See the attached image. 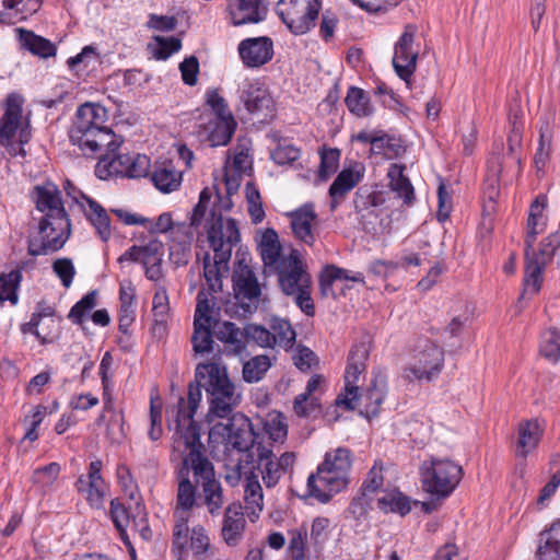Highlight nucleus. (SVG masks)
I'll list each match as a JSON object with an SVG mask.
<instances>
[{
  "mask_svg": "<svg viewBox=\"0 0 560 560\" xmlns=\"http://www.w3.org/2000/svg\"><path fill=\"white\" fill-rule=\"evenodd\" d=\"M213 334L218 340L224 343V352L228 355L242 357L246 353L244 328H238L232 322H223L222 324L214 322Z\"/></svg>",
  "mask_w": 560,
  "mask_h": 560,
  "instance_id": "obj_28",
  "label": "nucleus"
},
{
  "mask_svg": "<svg viewBox=\"0 0 560 560\" xmlns=\"http://www.w3.org/2000/svg\"><path fill=\"white\" fill-rule=\"evenodd\" d=\"M340 151L336 148L324 149L320 151V164L318 176L320 179L326 180L334 174L339 164Z\"/></svg>",
  "mask_w": 560,
  "mask_h": 560,
  "instance_id": "obj_56",
  "label": "nucleus"
},
{
  "mask_svg": "<svg viewBox=\"0 0 560 560\" xmlns=\"http://www.w3.org/2000/svg\"><path fill=\"white\" fill-rule=\"evenodd\" d=\"M82 198L88 205V208L84 209L86 219L95 228L100 238L104 242L108 241L112 235V231L110 219L106 210L91 197L82 195Z\"/></svg>",
  "mask_w": 560,
  "mask_h": 560,
  "instance_id": "obj_37",
  "label": "nucleus"
},
{
  "mask_svg": "<svg viewBox=\"0 0 560 560\" xmlns=\"http://www.w3.org/2000/svg\"><path fill=\"white\" fill-rule=\"evenodd\" d=\"M544 429L537 419L523 420L517 425V443L515 454L526 458L539 444Z\"/></svg>",
  "mask_w": 560,
  "mask_h": 560,
  "instance_id": "obj_30",
  "label": "nucleus"
},
{
  "mask_svg": "<svg viewBox=\"0 0 560 560\" xmlns=\"http://www.w3.org/2000/svg\"><path fill=\"white\" fill-rule=\"evenodd\" d=\"M422 490L436 500L448 498L460 483L463 467L450 458L431 456L419 466Z\"/></svg>",
  "mask_w": 560,
  "mask_h": 560,
  "instance_id": "obj_5",
  "label": "nucleus"
},
{
  "mask_svg": "<svg viewBox=\"0 0 560 560\" xmlns=\"http://www.w3.org/2000/svg\"><path fill=\"white\" fill-rule=\"evenodd\" d=\"M231 257L224 254H214L213 257L209 253H205L202 257V276L206 281L205 292L209 298L215 300L214 294L222 292L223 278L229 273Z\"/></svg>",
  "mask_w": 560,
  "mask_h": 560,
  "instance_id": "obj_21",
  "label": "nucleus"
},
{
  "mask_svg": "<svg viewBox=\"0 0 560 560\" xmlns=\"http://www.w3.org/2000/svg\"><path fill=\"white\" fill-rule=\"evenodd\" d=\"M22 280V273L19 269L11 270L9 273L0 275V303L9 301L15 305L19 301L18 288Z\"/></svg>",
  "mask_w": 560,
  "mask_h": 560,
  "instance_id": "obj_47",
  "label": "nucleus"
},
{
  "mask_svg": "<svg viewBox=\"0 0 560 560\" xmlns=\"http://www.w3.org/2000/svg\"><path fill=\"white\" fill-rule=\"evenodd\" d=\"M250 149L252 145L249 139H237V143L233 149V167L237 175H242L246 170L250 168Z\"/></svg>",
  "mask_w": 560,
  "mask_h": 560,
  "instance_id": "obj_50",
  "label": "nucleus"
},
{
  "mask_svg": "<svg viewBox=\"0 0 560 560\" xmlns=\"http://www.w3.org/2000/svg\"><path fill=\"white\" fill-rule=\"evenodd\" d=\"M103 463L101 459L92 460L88 475L80 476L75 482L78 492L82 493L88 503L95 509H101L104 503L106 483L102 477Z\"/></svg>",
  "mask_w": 560,
  "mask_h": 560,
  "instance_id": "obj_19",
  "label": "nucleus"
},
{
  "mask_svg": "<svg viewBox=\"0 0 560 560\" xmlns=\"http://www.w3.org/2000/svg\"><path fill=\"white\" fill-rule=\"evenodd\" d=\"M19 39L21 46L27 50H30L33 55L48 58L55 56L56 46L48 39L36 35L32 31H27L24 28H18Z\"/></svg>",
  "mask_w": 560,
  "mask_h": 560,
  "instance_id": "obj_39",
  "label": "nucleus"
},
{
  "mask_svg": "<svg viewBox=\"0 0 560 560\" xmlns=\"http://www.w3.org/2000/svg\"><path fill=\"white\" fill-rule=\"evenodd\" d=\"M207 238L214 254L232 256V249L241 241L237 223L234 219H224L221 213L211 211L207 220Z\"/></svg>",
  "mask_w": 560,
  "mask_h": 560,
  "instance_id": "obj_13",
  "label": "nucleus"
},
{
  "mask_svg": "<svg viewBox=\"0 0 560 560\" xmlns=\"http://www.w3.org/2000/svg\"><path fill=\"white\" fill-rule=\"evenodd\" d=\"M388 192L383 190H370L366 187H360L354 195V208L360 214L361 223L364 229L373 224V220L380 217L378 210L384 208L387 202Z\"/></svg>",
  "mask_w": 560,
  "mask_h": 560,
  "instance_id": "obj_25",
  "label": "nucleus"
},
{
  "mask_svg": "<svg viewBox=\"0 0 560 560\" xmlns=\"http://www.w3.org/2000/svg\"><path fill=\"white\" fill-rule=\"evenodd\" d=\"M352 467L350 450L338 447L325 454L315 474L307 478L308 494L322 503H327L332 495L345 490L349 485Z\"/></svg>",
  "mask_w": 560,
  "mask_h": 560,
  "instance_id": "obj_4",
  "label": "nucleus"
},
{
  "mask_svg": "<svg viewBox=\"0 0 560 560\" xmlns=\"http://www.w3.org/2000/svg\"><path fill=\"white\" fill-rule=\"evenodd\" d=\"M151 161L145 154H117L103 158L96 165V175L105 179L109 176L141 178L150 175Z\"/></svg>",
  "mask_w": 560,
  "mask_h": 560,
  "instance_id": "obj_10",
  "label": "nucleus"
},
{
  "mask_svg": "<svg viewBox=\"0 0 560 560\" xmlns=\"http://www.w3.org/2000/svg\"><path fill=\"white\" fill-rule=\"evenodd\" d=\"M228 445L237 450L240 454L250 453L254 447L255 432L253 424L245 415L233 413L225 425Z\"/></svg>",
  "mask_w": 560,
  "mask_h": 560,
  "instance_id": "obj_24",
  "label": "nucleus"
},
{
  "mask_svg": "<svg viewBox=\"0 0 560 560\" xmlns=\"http://www.w3.org/2000/svg\"><path fill=\"white\" fill-rule=\"evenodd\" d=\"M290 540L288 545V553L291 560H305L306 558V538L307 530L300 527L289 532Z\"/></svg>",
  "mask_w": 560,
  "mask_h": 560,
  "instance_id": "obj_52",
  "label": "nucleus"
},
{
  "mask_svg": "<svg viewBox=\"0 0 560 560\" xmlns=\"http://www.w3.org/2000/svg\"><path fill=\"white\" fill-rule=\"evenodd\" d=\"M197 304L194 315V332L191 345L194 354L206 355L213 351V318L214 299L209 298L205 290H200L196 298Z\"/></svg>",
  "mask_w": 560,
  "mask_h": 560,
  "instance_id": "obj_9",
  "label": "nucleus"
},
{
  "mask_svg": "<svg viewBox=\"0 0 560 560\" xmlns=\"http://www.w3.org/2000/svg\"><path fill=\"white\" fill-rule=\"evenodd\" d=\"M558 250H560V235L558 233H551L544 238L537 253L533 247L529 249L530 256L546 266L552 260Z\"/></svg>",
  "mask_w": 560,
  "mask_h": 560,
  "instance_id": "obj_51",
  "label": "nucleus"
},
{
  "mask_svg": "<svg viewBox=\"0 0 560 560\" xmlns=\"http://www.w3.org/2000/svg\"><path fill=\"white\" fill-rule=\"evenodd\" d=\"M294 237L302 244L313 247L316 242L318 215L313 203H305L288 213Z\"/></svg>",
  "mask_w": 560,
  "mask_h": 560,
  "instance_id": "obj_20",
  "label": "nucleus"
},
{
  "mask_svg": "<svg viewBox=\"0 0 560 560\" xmlns=\"http://www.w3.org/2000/svg\"><path fill=\"white\" fill-rule=\"evenodd\" d=\"M206 104L212 109L215 119L230 118L235 119L225 98L219 94L218 90H209L206 94Z\"/></svg>",
  "mask_w": 560,
  "mask_h": 560,
  "instance_id": "obj_58",
  "label": "nucleus"
},
{
  "mask_svg": "<svg viewBox=\"0 0 560 560\" xmlns=\"http://www.w3.org/2000/svg\"><path fill=\"white\" fill-rule=\"evenodd\" d=\"M200 448H203V444L196 434L190 433L189 436H186L174 433L173 452L182 457L176 471L178 480L176 508L183 511H190L196 503L197 485L191 482L190 472H192L194 466L191 462H195V455H200Z\"/></svg>",
  "mask_w": 560,
  "mask_h": 560,
  "instance_id": "obj_6",
  "label": "nucleus"
},
{
  "mask_svg": "<svg viewBox=\"0 0 560 560\" xmlns=\"http://www.w3.org/2000/svg\"><path fill=\"white\" fill-rule=\"evenodd\" d=\"M142 265L151 261H162L164 255L163 243L158 238L150 240L145 245L139 246Z\"/></svg>",
  "mask_w": 560,
  "mask_h": 560,
  "instance_id": "obj_61",
  "label": "nucleus"
},
{
  "mask_svg": "<svg viewBox=\"0 0 560 560\" xmlns=\"http://www.w3.org/2000/svg\"><path fill=\"white\" fill-rule=\"evenodd\" d=\"M253 462V453L240 454L235 464L231 465L226 463L225 468V481L231 486L235 487L240 483L242 477L246 478V472L249 470Z\"/></svg>",
  "mask_w": 560,
  "mask_h": 560,
  "instance_id": "obj_49",
  "label": "nucleus"
},
{
  "mask_svg": "<svg viewBox=\"0 0 560 560\" xmlns=\"http://www.w3.org/2000/svg\"><path fill=\"white\" fill-rule=\"evenodd\" d=\"M545 207L546 201L544 197L536 198L535 201L530 205L529 215L527 220V247L534 246L536 236L540 234L546 226V220L544 218Z\"/></svg>",
  "mask_w": 560,
  "mask_h": 560,
  "instance_id": "obj_41",
  "label": "nucleus"
},
{
  "mask_svg": "<svg viewBox=\"0 0 560 560\" xmlns=\"http://www.w3.org/2000/svg\"><path fill=\"white\" fill-rule=\"evenodd\" d=\"M377 508L384 513H397L400 516L411 511L410 499L398 489L384 492L377 499Z\"/></svg>",
  "mask_w": 560,
  "mask_h": 560,
  "instance_id": "obj_40",
  "label": "nucleus"
},
{
  "mask_svg": "<svg viewBox=\"0 0 560 560\" xmlns=\"http://www.w3.org/2000/svg\"><path fill=\"white\" fill-rule=\"evenodd\" d=\"M202 388L209 402V421L228 418L242 400V394L236 390L224 365L217 362L199 363L195 371V383L188 386L187 402L180 397L172 411L176 433L186 436L191 433L200 439L199 425L194 416L201 401Z\"/></svg>",
  "mask_w": 560,
  "mask_h": 560,
  "instance_id": "obj_1",
  "label": "nucleus"
},
{
  "mask_svg": "<svg viewBox=\"0 0 560 560\" xmlns=\"http://www.w3.org/2000/svg\"><path fill=\"white\" fill-rule=\"evenodd\" d=\"M271 365V360L268 355L259 354L250 358L243 363V381L248 384L261 381Z\"/></svg>",
  "mask_w": 560,
  "mask_h": 560,
  "instance_id": "obj_43",
  "label": "nucleus"
},
{
  "mask_svg": "<svg viewBox=\"0 0 560 560\" xmlns=\"http://www.w3.org/2000/svg\"><path fill=\"white\" fill-rule=\"evenodd\" d=\"M246 345L250 341L255 342L261 348H273L275 338L271 336V330L261 325L247 324L244 327Z\"/></svg>",
  "mask_w": 560,
  "mask_h": 560,
  "instance_id": "obj_53",
  "label": "nucleus"
},
{
  "mask_svg": "<svg viewBox=\"0 0 560 560\" xmlns=\"http://www.w3.org/2000/svg\"><path fill=\"white\" fill-rule=\"evenodd\" d=\"M386 396V382L384 378L375 377L371 386L362 394L357 393L353 399L354 409L361 407V415L368 419L376 417L380 413L381 406Z\"/></svg>",
  "mask_w": 560,
  "mask_h": 560,
  "instance_id": "obj_29",
  "label": "nucleus"
},
{
  "mask_svg": "<svg viewBox=\"0 0 560 560\" xmlns=\"http://www.w3.org/2000/svg\"><path fill=\"white\" fill-rule=\"evenodd\" d=\"M383 464L381 460H375L374 465L369 470L362 486L360 488V492L363 497H369L370 494L378 491L384 485V476H383Z\"/></svg>",
  "mask_w": 560,
  "mask_h": 560,
  "instance_id": "obj_54",
  "label": "nucleus"
},
{
  "mask_svg": "<svg viewBox=\"0 0 560 560\" xmlns=\"http://www.w3.org/2000/svg\"><path fill=\"white\" fill-rule=\"evenodd\" d=\"M238 54L247 68H258L271 60L273 43L267 36L246 38L240 43Z\"/></svg>",
  "mask_w": 560,
  "mask_h": 560,
  "instance_id": "obj_26",
  "label": "nucleus"
},
{
  "mask_svg": "<svg viewBox=\"0 0 560 560\" xmlns=\"http://www.w3.org/2000/svg\"><path fill=\"white\" fill-rule=\"evenodd\" d=\"M443 362V349L425 339L417 347L412 361L405 369V375L409 381H430L441 372Z\"/></svg>",
  "mask_w": 560,
  "mask_h": 560,
  "instance_id": "obj_11",
  "label": "nucleus"
},
{
  "mask_svg": "<svg viewBox=\"0 0 560 560\" xmlns=\"http://www.w3.org/2000/svg\"><path fill=\"white\" fill-rule=\"evenodd\" d=\"M39 0H0V23L13 25L38 11Z\"/></svg>",
  "mask_w": 560,
  "mask_h": 560,
  "instance_id": "obj_32",
  "label": "nucleus"
},
{
  "mask_svg": "<svg viewBox=\"0 0 560 560\" xmlns=\"http://www.w3.org/2000/svg\"><path fill=\"white\" fill-rule=\"evenodd\" d=\"M36 209L44 212L43 218H55V225L62 229L67 225V212L62 203L61 194L57 186L47 184L36 186Z\"/></svg>",
  "mask_w": 560,
  "mask_h": 560,
  "instance_id": "obj_22",
  "label": "nucleus"
},
{
  "mask_svg": "<svg viewBox=\"0 0 560 560\" xmlns=\"http://www.w3.org/2000/svg\"><path fill=\"white\" fill-rule=\"evenodd\" d=\"M60 466L57 463H50L37 468L32 476V481L43 487L50 486L58 478Z\"/></svg>",
  "mask_w": 560,
  "mask_h": 560,
  "instance_id": "obj_62",
  "label": "nucleus"
},
{
  "mask_svg": "<svg viewBox=\"0 0 560 560\" xmlns=\"http://www.w3.org/2000/svg\"><path fill=\"white\" fill-rule=\"evenodd\" d=\"M260 256L264 261L265 270L269 273L277 268L282 260L284 255H281V244L279 236L273 229H267L261 236L259 243Z\"/></svg>",
  "mask_w": 560,
  "mask_h": 560,
  "instance_id": "obj_34",
  "label": "nucleus"
},
{
  "mask_svg": "<svg viewBox=\"0 0 560 560\" xmlns=\"http://www.w3.org/2000/svg\"><path fill=\"white\" fill-rule=\"evenodd\" d=\"M152 312L155 323L164 324L168 317V295L165 288H159L153 296Z\"/></svg>",
  "mask_w": 560,
  "mask_h": 560,
  "instance_id": "obj_59",
  "label": "nucleus"
},
{
  "mask_svg": "<svg viewBox=\"0 0 560 560\" xmlns=\"http://www.w3.org/2000/svg\"><path fill=\"white\" fill-rule=\"evenodd\" d=\"M532 247L525 248L526 257V276H525V290L530 291L533 294L540 290L542 283V272L546 267L544 262L538 261L530 256Z\"/></svg>",
  "mask_w": 560,
  "mask_h": 560,
  "instance_id": "obj_46",
  "label": "nucleus"
},
{
  "mask_svg": "<svg viewBox=\"0 0 560 560\" xmlns=\"http://www.w3.org/2000/svg\"><path fill=\"white\" fill-rule=\"evenodd\" d=\"M522 135L518 128L516 127V116H514V120L512 121V130L508 138V152L506 158L511 159L513 163L516 165L517 173L522 171Z\"/></svg>",
  "mask_w": 560,
  "mask_h": 560,
  "instance_id": "obj_55",
  "label": "nucleus"
},
{
  "mask_svg": "<svg viewBox=\"0 0 560 560\" xmlns=\"http://www.w3.org/2000/svg\"><path fill=\"white\" fill-rule=\"evenodd\" d=\"M107 110L105 107L84 103L77 109L69 130V139L78 145L85 156L113 158L122 143L112 129L105 126Z\"/></svg>",
  "mask_w": 560,
  "mask_h": 560,
  "instance_id": "obj_3",
  "label": "nucleus"
},
{
  "mask_svg": "<svg viewBox=\"0 0 560 560\" xmlns=\"http://www.w3.org/2000/svg\"><path fill=\"white\" fill-rule=\"evenodd\" d=\"M404 165L392 164L387 174L388 186L390 191L396 192L397 197L404 200V205L412 206L416 200L415 189L409 178L404 175Z\"/></svg>",
  "mask_w": 560,
  "mask_h": 560,
  "instance_id": "obj_36",
  "label": "nucleus"
},
{
  "mask_svg": "<svg viewBox=\"0 0 560 560\" xmlns=\"http://www.w3.org/2000/svg\"><path fill=\"white\" fill-rule=\"evenodd\" d=\"M271 273L277 276L278 285L285 295H293L296 291L312 285L307 267L300 252L294 248Z\"/></svg>",
  "mask_w": 560,
  "mask_h": 560,
  "instance_id": "obj_12",
  "label": "nucleus"
},
{
  "mask_svg": "<svg viewBox=\"0 0 560 560\" xmlns=\"http://www.w3.org/2000/svg\"><path fill=\"white\" fill-rule=\"evenodd\" d=\"M271 336L275 338V347L289 351L293 348L296 332L291 323L283 318H273L270 325Z\"/></svg>",
  "mask_w": 560,
  "mask_h": 560,
  "instance_id": "obj_44",
  "label": "nucleus"
},
{
  "mask_svg": "<svg viewBox=\"0 0 560 560\" xmlns=\"http://www.w3.org/2000/svg\"><path fill=\"white\" fill-rule=\"evenodd\" d=\"M369 358V349L365 343L354 345L348 355V364L345 373V394L336 399L338 406L346 410H354L353 399L357 398L359 387L357 383L361 373L365 370V362Z\"/></svg>",
  "mask_w": 560,
  "mask_h": 560,
  "instance_id": "obj_17",
  "label": "nucleus"
},
{
  "mask_svg": "<svg viewBox=\"0 0 560 560\" xmlns=\"http://www.w3.org/2000/svg\"><path fill=\"white\" fill-rule=\"evenodd\" d=\"M276 11L293 35H304L316 25L320 2L318 0H279Z\"/></svg>",
  "mask_w": 560,
  "mask_h": 560,
  "instance_id": "obj_8",
  "label": "nucleus"
},
{
  "mask_svg": "<svg viewBox=\"0 0 560 560\" xmlns=\"http://www.w3.org/2000/svg\"><path fill=\"white\" fill-rule=\"evenodd\" d=\"M182 80L185 84L194 86L198 82L199 60L196 56H189L179 63Z\"/></svg>",
  "mask_w": 560,
  "mask_h": 560,
  "instance_id": "obj_60",
  "label": "nucleus"
},
{
  "mask_svg": "<svg viewBox=\"0 0 560 560\" xmlns=\"http://www.w3.org/2000/svg\"><path fill=\"white\" fill-rule=\"evenodd\" d=\"M151 179L156 189L167 194L179 188L183 180V172L176 168L173 160L156 162L151 173Z\"/></svg>",
  "mask_w": 560,
  "mask_h": 560,
  "instance_id": "obj_31",
  "label": "nucleus"
},
{
  "mask_svg": "<svg viewBox=\"0 0 560 560\" xmlns=\"http://www.w3.org/2000/svg\"><path fill=\"white\" fill-rule=\"evenodd\" d=\"M400 262L376 259L369 265V272L374 277L387 280L399 269Z\"/></svg>",
  "mask_w": 560,
  "mask_h": 560,
  "instance_id": "obj_64",
  "label": "nucleus"
},
{
  "mask_svg": "<svg viewBox=\"0 0 560 560\" xmlns=\"http://www.w3.org/2000/svg\"><path fill=\"white\" fill-rule=\"evenodd\" d=\"M269 0H229L228 9L233 25L258 23L264 20Z\"/></svg>",
  "mask_w": 560,
  "mask_h": 560,
  "instance_id": "obj_27",
  "label": "nucleus"
},
{
  "mask_svg": "<svg viewBox=\"0 0 560 560\" xmlns=\"http://www.w3.org/2000/svg\"><path fill=\"white\" fill-rule=\"evenodd\" d=\"M538 560H560V520L539 534Z\"/></svg>",
  "mask_w": 560,
  "mask_h": 560,
  "instance_id": "obj_35",
  "label": "nucleus"
},
{
  "mask_svg": "<svg viewBox=\"0 0 560 560\" xmlns=\"http://www.w3.org/2000/svg\"><path fill=\"white\" fill-rule=\"evenodd\" d=\"M96 291L86 293L70 310L68 317L73 324H82L83 317L96 305Z\"/></svg>",
  "mask_w": 560,
  "mask_h": 560,
  "instance_id": "obj_57",
  "label": "nucleus"
},
{
  "mask_svg": "<svg viewBox=\"0 0 560 560\" xmlns=\"http://www.w3.org/2000/svg\"><path fill=\"white\" fill-rule=\"evenodd\" d=\"M52 270L61 280L65 288H69L73 281L75 269L72 260L69 258L56 259L52 264Z\"/></svg>",
  "mask_w": 560,
  "mask_h": 560,
  "instance_id": "obj_63",
  "label": "nucleus"
},
{
  "mask_svg": "<svg viewBox=\"0 0 560 560\" xmlns=\"http://www.w3.org/2000/svg\"><path fill=\"white\" fill-rule=\"evenodd\" d=\"M240 98L245 109L259 122H266L273 118L275 102L261 81L254 80L244 83Z\"/></svg>",
  "mask_w": 560,
  "mask_h": 560,
  "instance_id": "obj_16",
  "label": "nucleus"
},
{
  "mask_svg": "<svg viewBox=\"0 0 560 560\" xmlns=\"http://www.w3.org/2000/svg\"><path fill=\"white\" fill-rule=\"evenodd\" d=\"M539 353L551 363L560 360V329L550 327L540 335Z\"/></svg>",
  "mask_w": 560,
  "mask_h": 560,
  "instance_id": "obj_45",
  "label": "nucleus"
},
{
  "mask_svg": "<svg viewBox=\"0 0 560 560\" xmlns=\"http://www.w3.org/2000/svg\"><path fill=\"white\" fill-rule=\"evenodd\" d=\"M296 455L294 452H284L277 456L275 452L261 443L255 446L253 462L246 472V486H244L245 508L252 521L258 517L264 509L262 488L259 477L266 488H275L285 475H292Z\"/></svg>",
  "mask_w": 560,
  "mask_h": 560,
  "instance_id": "obj_2",
  "label": "nucleus"
},
{
  "mask_svg": "<svg viewBox=\"0 0 560 560\" xmlns=\"http://www.w3.org/2000/svg\"><path fill=\"white\" fill-rule=\"evenodd\" d=\"M55 218H42L38 225V237L28 240L27 253L31 256H40L55 253L62 248L70 235V220L67 215V225L58 229Z\"/></svg>",
  "mask_w": 560,
  "mask_h": 560,
  "instance_id": "obj_15",
  "label": "nucleus"
},
{
  "mask_svg": "<svg viewBox=\"0 0 560 560\" xmlns=\"http://www.w3.org/2000/svg\"><path fill=\"white\" fill-rule=\"evenodd\" d=\"M208 139L212 147L226 145L235 133L237 122L235 119L220 118L210 121Z\"/></svg>",
  "mask_w": 560,
  "mask_h": 560,
  "instance_id": "obj_42",
  "label": "nucleus"
},
{
  "mask_svg": "<svg viewBox=\"0 0 560 560\" xmlns=\"http://www.w3.org/2000/svg\"><path fill=\"white\" fill-rule=\"evenodd\" d=\"M191 463L195 483L200 487L203 504L211 516L220 515L225 500L213 464L203 454V448H200V455H195V462Z\"/></svg>",
  "mask_w": 560,
  "mask_h": 560,
  "instance_id": "obj_7",
  "label": "nucleus"
},
{
  "mask_svg": "<svg viewBox=\"0 0 560 560\" xmlns=\"http://www.w3.org/2000/svg\"><path fill=\"white\" fill-rule=\"evenodd\" d=\"M345 103L348 109L358 117H365L372 114V108L369 105V96L364 90L351 86L348 90Z\"/></svg>",
  "mask_w": 560,
  "mask_h": 560,
  "instance_id": "obj_48",
  "label": "nucleus"
},
{
  "mask_svg": "<svg viewBox=\"0 0 560 560\" xmlns=\"http://www.w3.org/2000/svg\"><path fill=\"white\" fill-rule=\"evenodd\" d=\"M417 26L407 24L395 44L393 67L397 75L410 88V80L417 69L419 46L415 45Z\"/></svg>",
  "mask_w": 560,
  "mask_h": 560,
  "instance_id": "obj_14",
  "label": "nucleus"
},
{
  "mask_svg": "<svg viewBox=\"0 0 560 560\" xmlns=\"http://www.w3.org/2000/svg\"><path fill=\"white\" fill-rule=\"evenodd\" d=\"M337 280H350L363 283L364 277L361 272L350 275L347 269L340 268L336 265H327L319 276L320 292L324 296L332 293V284Z\"/></svg>",
  "mask_w": 560,
  "mask_h": 560,
  "instance_id": "obj_38",
  "label": "nucleus"
},
{
  "mask_svg": "<svg viewBox=\"0 0 560 560\" xmlns=\"http://www.w3.org/2000/svg\"><path fill=\"white\" fill-rule=\"evenodd\" d=\"M235 299L243 313H254L258 308L261 289L255 272L245 266L233 277Z\"/></svg>",
  "mask_w": 560,
  "mask_h": 560,
  "instance_id": "obj_18",
  "label": "nucleus"
},
{
  "mask_svg": "<svg viewBox=\"0 0 560 560\" xmlns=\"http://www.w3.org/2000/svg\"><path fill=\"white\" fill-rule=\"evenodd\" d=\"M24 98L16 93H11L5 100L4 114L0 118V144L9 148L13 145V138L23 120Z\"/></svg>",
  "mask_w": 560,
  "mask_h": 560,
  "instance_id": "obj_23",
  "label": "nucleus"
},
{
  "mask_svg": "<svg viewBox=\"0 0 560 560\" xmlns=\"http://www.w3.org/2000/svg\"><path fill=\"white\" fill-rule=\"evenodd\" d=\"M246 521L238 503L226 506L223 517L222 537L229 546H236L242 538Z\"/></svg>",
  "mask_w": 560,
  "mask_h": 560,
  "instance_id": "obj_33",
  "label": "nucleus"
}]
</instances>
